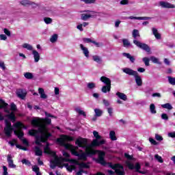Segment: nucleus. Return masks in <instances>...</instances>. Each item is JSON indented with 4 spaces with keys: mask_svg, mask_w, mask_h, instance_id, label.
<instances>
[{
    "mask_svg": "<svg viewBox=\"0 0 175 175\" xmlns=\"http://www.w3.org/2000/svg\"><path fill=\"white\" fill-rule=\"evenodd\" d=\"M16 95L21 99H25L27 96V90L25 89H18L16 90Z\"/></svg>",
    "mask_w": 175,
    "mask_h": 175,
    "instance_id": "obj_13",
    "label": "nucleus"
},
{
    "mask_svg": "<svg viewBox=\"0 0 175 175\" xmlns=\"http://www.w3.org/2000/svg\"><path fill=\"white\" fill-rule=\"evenodd\" d=\"M103 105L106 106V107H109L110 106V102H109V100L106 99L103 100Z\"/></svg>",
    "mask_w": 175,
    "mask_h": 175,
    "instance_id": "obj_55",
    "label": "nucleus"
},
{
    "mask_svg": "<svg viewBox=\"0 0 175 175\" xmlns=\"http://www.w3.org/2000/svg\"><path fill=\"white\" fill-rule=\"evenodd\" d=\"M57 40H58V35L57 34H53V36H51V37L50 38V42L51 43H55V42H57Z\"/></svg>",
    "mask_w": 175,
    "mask_h": 175,
    "instance_id": "obj_40",
    "label": "nucleus"
},
{
    "mask_svg": "<svg viewBox=\"0 0 175 175\" xmlns=\"http://www.w3.org/2000/svg\"><path fill=\"white\" fill-rule=\"evenodd\" d=\"M106 154L105 152L99 151L98 152V163H100V165H103V166H105L106 165V161H105V156Z\"/></svg>",
    "mask_w": 175,
    "mask_h": 175,
    "instance_id": "obj_12",
    "label": "nucleus"
},
{
    "mask_svg": "<svg viewBox=\"0 0 175 175\" xmlns=\"http://www.w3.org/2000/svg\"><path fill=\"white\" fill-rule=\"evenodd\" d=\"M32 54L33 55L34 62H39L40 59V55L39 54V52H38L36 50H33L32 51Z\"/></svg>",
    "mask_w": 175,
    "mask_h": 175,
    "instance_id": "obj_22",
    "label": "nucleus"
},
{
    "mask_svg": "<svg viewBox=\"0 0 175 175\" xmlns=\"http://www.w3.org/2000/svg\"><path fill=\"white\" fill-rule=\"evenodd\" d=\"M122 43H123L124 47H126V49L132 46V44H131V42H129V40L126 38H124L122 40Z\"/></svg>",
    "mask_w": 175,
    "mask_h": 175,
    "instance_id": "obj_30",
    "label": "nucleus"
},
{
    "mask_svg": "<svg viewBox=\"0 0 175 175\" xmlns=\"http://www.w3.org/2000/svg\"><path fill=\"white\" fill-rule=\"evenodd\" d=\"M94 139L92 142V146L93 147H99V146H103V144H106V139H103L102 136L99 135V133L98 131H93Z\"/></svg>",
    "mask_w": 175,
    "mask_h": 175,
    "instance_id": "obj_6",
    "label": "nucleus"
},
{
    "mask_svg": "<svg viewBox=\"0 0 175 175\" xmlns=\"http://www.w3.org/2000/svg\"><path fill=\"white\" fill-rule=\"evenodd\" d=\"M81 2H84L86 5H91L92 3H95L96 0H81Z\"/></svg>",
    "mask_w": 175,
    "mask_h": 175,
    "instance_id": "obj_46",
    "label": "nucleus"
},
{
    "mask_svg": "<svg viewBox=\"0 0 175 175\" xmlns=\"http://www.w3.org/2000/svg\"><path fill=\"white\" fill-rule=\"evenodd\" d=\"M124 73L128 75L129 76H133L135 80V83L138 87H142L143 85V80H142V77L139 75L137 71H135L132 70V68H124L122 69Z\"/></svg>",
    "mask_w": 175,
    "mask_h": 175,
    "instance_id": "obj_4",
    "label": "nucleus"
},
{
    "mask_svg": "<svg viewBox=\"0 0 175 175\" xmlns=\"http://www.w3.org/2000/svg\"><path fill=\"white\" fill-rule=\"evenodd\" d=\"M155 159L159 162V163H163V159H162V157L159 156V154L154 155Z\"/></svg>",
    "mask_w": 175,
    "mask_h": 175,
    "instance_id": "obj_48",
    "label": "nucleus"
},
{
    "mask_svg": "<svg viewBox=\"0 0 175 175\" xmlns=\"http://www.w3.org/2000/svg\"><path fill=\"white\" fill-rule=\"evenodd\" d=\"M128 20H151V17L148 16H130L126 18Z\"/></svg>",
    "mask_w": 175,
    "mask_h": 175,
    "instance_id": "obj_16",
    "label": "nucleus"
},
{
    "mask_svg": "<svg viewBox=\"0 0 175 175\" xmlns=\"http://www.w3.org/2000/svg\"><path fill=\"white\" fill-rule=\"evenodd\" d=\"M66 167V170L68 171V172H72L73 170V167L71 166V165H69L68 164H66L65 165Z\"/></svg>",
    "mask_w": 175,
    "mask_h": 175,
    "instance_id": "obj_58",
    "label": "nucleus"
},
{
    "mask_svg": "<svg viewBox=\"0 0 175 175\" xmlns=\"http://www.w3.org/2000/svg\"><path fill=\"white\" fill-rule=\"evenodd\" d=\"M73 137L64 135L57 139V143H59L61 146H64L67 148H69L72 155L78 157L81 161H87V157H92L96 154V150L89 148L87 139L83 137H79L75 144L78 146H73L72 145L66 144V142H72Z\"/></svg>",
    "mask_w": 175,
    "mask_h": 175,
    "instance_id": "obj_1",
    "label": "nucleus"
},
{
    "mask_svg": "<svg viewBox=\"0 0 175 175\" xmlns=\"http://www.w3.org/2000/svg\"><path fill=\"white\" fill-rule=\"evenodd\" d=\"M92 61H94V62H96L98 65H102V64H103V59H102V57L98 55H94L92 56Z\"/></svg>",
    "mask_w": 175,
    "mask_h": 175,
    "instance_id": "obj_14",
    "label": "nucleus"
},
{
    "mask_svg": "<svg viewBox=\"0 0 175 175\" xmlns=\"http://www.w3.org/2000/svg\"><path fill=\"white\" fill-rule=\"evenodd\" d=\"M87 88L88 90H90V91L92 90H94V88H96V84L93 82H90L87 83Z\"/></svg>",
    "mask_w": 175,
    "mask_h": 175,
    "instance_id": "obj_29",
    "label": "nucleus"
},
{
    "mask_svg": "<svg viewBox=\"0 0 175 175\" xmlns=\"http://www.w3.org/2000/svg\"><path fill=\"white\" fill-rule=\"evenodd\" d=\"M51 124V119L46 118L44 120V124L36 118L31 120V125L37 126L38 130H30L29 134L31 136H35L36 144H40V143H44L47 142V139L51 136V133H49V129L47 125Z\"/></svg>",
    "mask_w": 175,
    "mask_h": 175,
    "instance_id": "obj_2",
    "label": "nucleus"
},
{
    "mask_svg": "<svg viewBox=\"0 0 175 175\" xmlns=\"http://www.w3.org/2000/svg\"><path fill=\"white\" fill-rule=\"evenodd\" d=\"M34 151L37 157H40L43 154V152L42 151V150H40V148H39L38 146L35 147Z\"/></svg>",
    "mask_w": 175,
    "mask_h": 175,
    "instance_id": "obj_31",
    "label": "nucleus"
},
{
    "mask_svg": "<svg viewBox=\"0 0 175 175\" xmlns=\"http://www.w3.org/2000/svg\"><path fill=\"white\" fill-rule=\"evenodd\" d=\"M161 119L164 120V121H168L169 120V116L166 113H162L161 114Z\"/></svg>",
    "mask_w": 175,
    "mask_h": 175,
    "instance_id": "obj_51",
    "label": "nucleus"
},
{
    "mask_svg": "<svg viewBox=\"0 0 175 175\" xmlns=\"http://www.w3.org/2000/svg\"><path fill=\"white\" fill-rule=\"evenodd\" d=\"M5 133L8 137H10L12 136V134L13 133V128L12 127H5L4 129Z\"/></svg>",
    "mask_w": 175,
    "mask_h": 175,
    "instance_id": "obj_23",
    "label": "nucleus"
},
{
    "mask_svg": "<svg viewBox=\"0 0 175 175\" xmlns=\"http://www.w3.org/2000/svg\"><path fill=\"white\" fill-rule=\"evenodd\" d=\"M75 111L78 113V114H79L80 116H83V117H87V114L85 113V112L81 110L80 107L75 108Z\"/></svg>",
    "mask_w": 175,
    "mask_h": 175,
    "instance_id": "obj_35",
    "label": "nucleus"
},
{
    "mask_svg": "<svg viewBox=\"0 0 175 175\" xmlns=\"http://www.w3.org/2000/svg\"><path fill=\"white\" fill-rule=\"evenodd\" d=\"M80 49L81 51H83V53L85 55V57H86V58H89L90 57V51H88V48L84 46L83 44H81L79 45Z\"/></svg>",
    "mask_w": 175,
    "mask_h": 175,
    "instance_id": "obj_18",
    "label": "nucleus"
},
{
    "mask_svg": "<svg viewBox=\"0 0 175 175\" xmlns=\"http://www.w3.org/2000/svg\"><path fill=\"white\" fill-rule=\"evenodd\" d=\"M107 113H108L109 117H111L113 116V111H114L113 107H109L107 108Z\"/></svg>",
    "mask_w": 175,
    "mask_h": 175,
    "instance_id": "obj_47",
    "label": "nucleus"
},
{
    "mask_svg": "<svg viewBox=\"0 0 175 175\" xmlns=\"http://www.w3.org/2000/svg\"><path fill=\"white\" fill-rule=\"evenodd\" d=\"M149 142L151 143V144H153V146H157L158 144V142H157V141L152 137L149 138Z\"/></svg>",
    "mask_w": 175,
    "mask_h": 175,
    "instance_id": "obj_52",
    "label": "nucleus"
},
{
    "mask_svg": "<svg viewBox=\"0 0 175 175\" xmlns=\"http://www.w3.org/2000/svg\"><path fill=\"white\" fill-rule=\"evenodd\" d=\"M116 96H118V98H119V99H121L124 102H126V100H128V96H126V94L122 92H116Z\"/></svg>",
    "mask_w": 175,
    "mask_h": 175,
    "instance_id": "obj_21",
    "label": "nucleus"
},
{
    "mask_svg": "<svg viewBox=\"0 0 175 175\" xmlns=\"http://www.w3.org/2000/svg\"><path fill=\"white\" fill-rule=\"evenodd\" d=\"M3 175H9V173L8 172V167L5 165L3 166Z\"/></svg>",
    "mask_w": 175,
    "mask_h": 175,
    "instance_id": "obj_54",
    "label": "nucleus"
},
{
    "mask_svg": "<svg viewBox=\"0 0 175 175\" xmlns=\"http://www.w3.org/2000/svg\"><path fill=\"white\" fill-rule=\"evenodd\" d=\"M94 45L96 46V47H103V43L102 42H98L95 40H93L92 42Z\"/></svg>",
    "mask_w": 175,
    "mask_h": 175,
    "instance_id": "obj_49",
    "label": "nucleus"
},
{
    "mask_svg": "<svg viewBox=\"0 0 175 175\" xmlns=\"http://www.w3.org/2000/svg\"><path fill=\"white\" fill-rule=\"evenodd\" d=\"M133 38H134V39H136V38H140V33H139V30L135 29L133 30Z\"/></svg>",
    "mask_w": 175,
    "mask_h": 175,
    "instance_id": "obj_37",
    "label": "nucleus"
},
{
    "mask_svg": "<svg viewBox=\"0 0 175 175\" xmlns=\"http://www.w3.org/2000/svg\"><path fill=\"white\" fill-rule=\"evenodd\" d=\"M168 83L171 84V85H175V78L173 77H167Z\"/></svg>",
    "mask_w": 175,
    "mask_h": 175,
    "instance_id": "obj_43",
    "label": "nucleus"
},
{
    "mask_svg": "<svg viewBox=\"0 0 175 175\" xmlns=\"http://www.w3.org/2000/svg\"><path fill=\"white\" fill-rule=\"evenodd\" d=\"M24 77L27 80H31V79H33V74H32L31 72H25L24 74Z\"/></svg>",
    "mask_w": 175,
    "mask_h": 175,
    "instance_id": "obj_39",
    "label": "nucleus"
},
{
    "mask_svg": "<svg viewBox=\"0 0 175 175\" xmlns=\"http://www.w3.org/2000/svg\"><path fill=\"white\" fill-rule=\"evenodd\" d=\"M15 126L18 129L15 130L14 131V133L15 135H17L18 137L22 140L23 144H25V146H28V141L27 139L23 138V137L24 136V133L23 132V131L21 129H23V128H25V126H24V124H23L20 122H18L15 124Z\"/></svg>",
    "mask_w": 175,
    "mask_h": 175,
    "instance_id": "obj_5",
    "label": "nucleus"
},
{
    "mask_svg": "<svg viewBox=\"0 0 175 175\" xmlns=\"http://www.w3.org/2000/svg\"><path fill=\"white\" fill-rule=\"evenodd\" d=\"M33 172H35L36 175H42V173L39 171V167L34 165L32 167Z\"/></svg>",
    "mask_w": 175,
    "mask_h": 175,
    "instance_id": "obj_42",
    "label": "nucleus"
},
{
    "mask_svg": "<svg viewBox=\"0 0 175 175\" xmlns=\"http://www.w3.org/2000/svg\"><path fill=\"white\" fill-rule=\"evenodd\" d=\"M38 94H40L42 99H47V94H44V90L43 88H38Z\"/></svg>",
    "mask_w": 175,
    "mask_h": 175,
    "instance_id": "obj_24",
    "label": "nucleus"
},
{
    "mask_svg": "<svg viewBox=\"0 0 175 175\" xmlns=\"http://www.w3.org/2000/svg\"><path fill=\"white\" fill-rule=\"evenodd\" d=\"M22 163H23L24 165H27V166H31V162L27 159H23L21 161Z\"/></svg>",
    "mask_w": 175,
    "mask_h": 175,
    "instance_id": "obj_53",
    "label": "nucleus"
},
{
    "mask_svg": "<svg viewBox=\"0 0 175 175\" xmlns=\"http://www.w3.org/2000/svg\"><path fill=\"white\" fill-rule=\"evenodd\" d=\"M142 61L145 64V66H150V59L148 57H143Z\"/></svg>",
    "mask_w": 175,
    "mask_h": 175,
    "instance_id": "obj_45",
    "label": "nucleus"
},
{
    "mask_svg": "<svg viewBox=\"0 0 175 175\" xmlns=\"http://www.w3.org/2000/svg\"><path fill=\"white\" fill-rule=\"evenodd\" d=\"M17 109V107L15 105L14 103H12L11 104V110H12V111H15V110Z\"/></svg>",
    "mask_w": 175,
    "mask_h": 175,
    "instance_id": "obj_63",
    "label": "nucleus"
},
{
    "mask_svg": "<svg viewBox=\"0 0 175 175\" xmlns=\"http://www.w3.org/2000/svg\"><path fill=\"white\" fill-rule=\"evenodd\" d=\"M152 96L153 98H161L162 97V95L161 94V93H153L152 94Z\"/></svg>",
    "mask_w": 175,
    "mask_h": 175,
    "instance_id": "obj_56",
    "label": "nucleus"
},
{
    "mask_svg": "<svg viewBox=\"0 0 175 175\" xmlns=\"http://www.w3.org/2000/svg\"><path fill=\"white\" fill-rule=\"evenodd\" d=\"M18 3L20 6H23V8H28L31 4L30 0H18Z\"/></svg>",
    "mask_w": 175,
    "mask_h": 175,
    "instance_id": "obj_15",
    "label": "nucleus"
},
{
    "mask_svg": "<svg viewBox=\"0 0 175 175\" xmlns=\"http://www.w3.org/2000/svg\"><path fill=\"white\" fill-rule=\"evenodd\" d=\"M133 43L135 44V46H137V47H139V49H142V50H144V51H146V53L151 54V48H150L147 44L142 43L136 40H133Z\"/></svg>",
    "mask_w": 175,
    "mask_h": 175,
    "instance_id": "obj_9",
    "label": "nucleus"
},
{
    "mask_svg": "<svg viewBox=\"0 0 175 175\" xmlns=\"http://www.w3.org/2000/svg\"><path fill=\"white\" fill-rule=\"evenodd\" d=\"M7 161L8 162L9 167H11L12 169H16V165L13 163V159H12V154L8 155Z\"/></svg>",
    "mask_w": 175,
    "mask_h": 175,
    "instance_id": "obj_19",
    "label": "nucleus"
},
{
    "mask_svg": "<svg viewBox=\"0 0 175 175\" xmlns=\"http://www.w3.org/2000/svg\"><path fill=\"white\" fill-rule=\"evenodd\" d=\"M150 111L151 113V114H157V109L155 108V104L152 103L150 105Z\"/></svg>",
    "mask_w": 175,
    "mask_h": 175,
    "instance_id": "obj_34",
    "label": "nucleus"
},
{
    "mask_svg": "<svg viewBox=\"0 0 175 175\" xmlns=\"http://www.w3.org/2000/svg\"><path fill=\"white\" fill-rule=\"evenodd\" d=\"M129 0H122L120 1V5H129Z\"/></svg>",
    "mask_w": 175,
    "mask_h": 175,
    "instance_id": "obj_60",
    "label": "nucleus"
},
{
    "mask_svg": "<svg viewBox=\"0 0 175 175\" xmlns=\"http://www.w3.org/2000/svg\"><path fill=\"white\" fill-rule=\"evenodd\" d=\"M8 37L5 34H0V40H6Z\"/></svg>",
    "mask_w": 175,
    "mask_h": 175,
    "instance_id": "obj_61",
    "label": "nucleus"
},
{
    "mask_svg": "<svg viewBox=\"0 0 175 175\" xmlns=\"http://www.w3.org/2000/svg\"><path fill=\"white\" fill-rule=\"evenodd\" d=\"M167 136H168V137L174 138L175 137V131L171 132V133H168Z\"/></svg>",
    "mask_w": 175,
    "mask_h": 175,
    "instance_id": "obj_62",
    "label": "nucleus"
},
{
    "mask_svg": "<svg viewBox=\"0 0 175 175\" xmlns=\"http://www.w3.org/2000/svg\"><path fill=\"white\" fill-rule=\"evenodd\" d=\"M83 42H85V43H92V42L94 40H91V38H84L83 39Z\"/></svg>",
    "mask_w": 175,
    "mask_h": 175,
    "instance_id": "obj_57",
    "label": "nucleus"
},
{
    "mask_svg": "<svg viewBox=\"0 0 175 175\" xmlns=\"http://www.w3.org/2000/svg\"><path fill=\"white\" fill-rule=\"evenodd\" d=\"M154 137L155 139L157 140V142H162V140H163V137L159 134H155Z\"/></svg>",
    "mask_w": 175,
    "mask_h": 175,
    "instance_id": "obj_50",
    "label": "nucleus"
},
{
    "mask_svg": "<svg viewBox=\"0 0 175 175\" xmlns=\"http://www.w3.org/2000/svg\"><path fill=\"white\" fill-rule=\"evenodd\" d=\"M4 33L7 35V36H10V31H9L8 29H3Z\"/></svg>",
    "mask_w": 175,
    "mask_h": 175,
    "instance_id": "obj_64",
    "label": "nucleus"
},
{
    "mask_svg": "<svg viewBox=\"0 0 175 175\" xmlns=\"http://www.w3.org/2000/svg\"><path fill=\"white\" fill-rule=\"evenodd\" d=\"M23 49H26L29 51H33V46L32 45L28 44V43H24L22 45Z\"/></svg>",
    "mask_w": 175,
    "mask_h": 175,
    "instance_id": "obj_27",
    "label": "nucleus"
},
{
    "mask_svg": "<svg viewBox=\"0 0 175 175\" xmlns=\"http://www.w3.org/2000/svg\"><path fill=\"white\" fill-rule=\"evenodd\" d=\"M109 139L113 142L117 140V137L116 136V132L114 131H111L109 132Z\"/></svg>",
    "mask_w": 175,
    "mask_h": 175,
    "instance_id": "obj_33",
    "label": "nucleus"
},
{
    "mask_svg": "<svg viewBox=\"0 0 175 175\" xmlns=\"http://www.w3.org/2000/svg\"><path fill=\"white\" fill-rule=\"evenodd\" d=\"M161 107H163V109H167V110H172L173 109V107L169 103L161 105Z\"/></svg>",
    "mask_w": 175,
    "mask_h": 175,
    "instance_id": "obj_41",
    "label": "nucleus"
},
{
    "mask_svg": "<svg viewBox=\"0 0 175 175\" xmlns=\"http://www.w3.org/2000/svg\"><path fill=\"white\" fill-rule=\"evenodd\" d=\"M122 55H123V57H126V58H128V59H129L131 61V62H132L133 64V62H135V61L136 59H135V57L132 56L129 53H123Z\"/></svg>",
    "mask_w": 175,
    "mask_h": 175,
    "instance_id": "obj_26",
    "label": "nucleus"
},
{
    "mask_svg": "<svg viewBox=\"0 0 175 175\" xmlns=\"http://www.w3.org/2000/svg\"><path fill=\"white\" fill-rule=\"evenodd\" d=\"M29 6H32L33 8H38L39 5L33 1H30Z\"/></svg>",
    "mask_w": 175,
    "mask_h": 175,
    "instance_id": "obj_59",
    "label": "nucleus"
},
{
    "mask_svg": "<svg viewBox=\"0 0 175 175\" xmlns=\"http://www.w3.org/2000/svg\"><path fill=\"white\" fill-rule=\"evenodd\" d=\"M124 156L127 158V161H126V165L129 167V169L133 170L135 169V165L131 161H136V159L133 158L132 156L129 155V154L125 153Z\"/></svg>",
    "mask_w": 175,
    "mask_h": 175,
    "instance_id": "obj_10",
    "label": "nucleus"
},
{
    "mask_svg": "<svg viewBox=\"0 0 175 175\" xmlns=\"http://www.w3.org/2000/svg\"><path fill=\"white\" fill-rule=\"evenodd\" d=\"M5 117H8V118L12 121V122H14V121H16V116L14 115V112L13 111L7 114Z\"/></svg>",
    "mask_w": 175,
    "mask_h": 175,
    "instance_id": "obj_28",
    "label": "nucleus"
},
{
    "mask_svg": "<svg viewBox=\"0 0 175 175\" xmlns=\"http://www.w3.org/2000/svg\"><path fill=\"white\" fill-rule=\"evenodd\" d=\"M44 152L45 154H49V155H52L53 159L51 161V169H55L57 166L62 169L64 167V165H62V160L58 158V157L55 156V152L51 151L50 148L49 147V144L44 148Z\"/></svg>",
    "mask_w": 175,
    "mask_h": 175,
    "instance_id": "obj_3",
    "label": "nucleus"
},
{
    "mask_svg": "<svg viewBox=\"0 0 175 175\" xmlns=\"http://www.w3.org/2000/svg\"><path fill=\"white\" fill-rule=\"evenodd\" d=\"M0 110L1 109H5L8 106V103H5V101L2 99L0 100ZM5 120V118L3 117V115H2V113L0 112V121H3Z\"/></svg>",
    "mask_w": 175,
    "mask_h": 175,
    "instance_id": "obj_17",
    "label": "nucleus"
},
{
    "mask_svg": "<svg viewBox=\"0 0 175 175\" xmlns=\"http://www.w3.org/2000/svg\"><path fill=\"white\" fill-rule=\"evenodd\" d=\"M82 13H86L81 14V20H83V21H87L88 20H90V18L96 17V12L94 11L84 10L82 11Z\"/></svg>",
    "mask_w": 175,
    "mask_h": 175,
    "instance_id": "obj_7",
    "label": "nucleus"
},
{
    "mask_svg": "<svg viewBox=\"0 0 175 175\" xmlns=\"http://www.w3.org/2000/svg\"><path fill=\"white\" fill-rule=\"evenodd\" d=\"M150 61H152L153 64H158V65L162 64V62H159V59L154 56L150 57Z\"/></svg>",
    "mask_w": 175,
    "mask_h": 175,
    "instance_id": "obj_38",
    "label": "nucleus"
},
{
    "mask_svg": "<svg viewBox=\"0 0 175 175\" xmlns=\"http://www.w3.org/2000/svg\"><path fill=\"white\" fill-rule=\"evenodd\" d=\"M44 23H45L46 25L51 24L53 23V18L49 17H44Z\"/></svg>",
    "mask_w": 175,
    "mask_h": 175,
    "instance_id": "obj_44",
    "label": "nucleus"
},
{
    "mask_svg": "<svg viewBox=\"0 0 175 175\" xmlns=\"http://www.w3.org/2000/svg\"><path fill=\"white\" fill-rule=\"evenodd\" d=\"M110 90H111V86H109L106 85L103 86L101 91L104 94H106L107 92H110Z\"/></svg>",
    "mask_w": 175,
    "mask_h": 175,
    "instance_id": "obj_32",
    "label": "nucleus"
},
{
    "mask_svg": "<svg viewBox=\"0 0 175 175\" xmlns=\"http://www.w3.org/2000/svg\"><path fill=\"white\" fill-rule=\"evenodd\" d=\"M95 117H101L102 114H103V111L100 109H94Z\"/></svg>",
    "mask_w": 175,
    "mask_h": 175,
    "instance_id": "obj_36",
    "label": "nucleus"
},
{
    "mask_svg": "<svg viewBox=\"0 0 175 175\" xmlns=\"http://www.w3.org/2000/svg\"><path fill=\"white\" fill-rule=\"evenodd\" d=\"M109 167L115 170L117 175H125V171L124 170V167L120 164L112 165L111 163H108Z\"/></svg>",
    "mask_w": 175,
    "mask_h": 175,
    "instance_id": "obj_8",
    "label": "nucleus"
},
{
    "mask_svg": "<svg viewBox=\"0 0 175 175\" xmlns=\"http://www.w3.org/2000/svg\"><path fill=\"white\" fill-rule=\"evenodd\" d=\"M159 5L161 6V8H165V9H174L175 5L166 2V1H159Z\"/></svg>",
    "mask_w": 175,
    "mask_h": 175,
    "instance_id": "obj_11",
    "label": "nucleus"
},
{
    "mask_svg": "<svg viewBox=\"0 0 175 175\" xmlns=\"http://www.w3.org/2000/svg\"><path fill=\"white\" fill-rule=\"evenodd\" d=\"M100 80V81H102V83H104V84H106L107 85L111 87V81L110 80V79L106 77H101Z\"/></svg>",
    "mask_w": 175,
    "mask_h": 175,
    "instance_id": "obj_20",
    "label": "nucleus"
},
{
    "mask_svg": "<svg viewBox=\"0 0 175 175\" xmlns=\"http://www.w3.org/2000/svg\"><path fill=\"white\" fill-rule=\"evenodd\" d=\"M152 34L156 38V39H161V33H158V29L155 27L152 28Z\"/></svg>",
    "mask_w": 175,
    "mask_h": 175,
    "instance_id": "obj_25",
    "label": "nucleus"
}]
</instances>
